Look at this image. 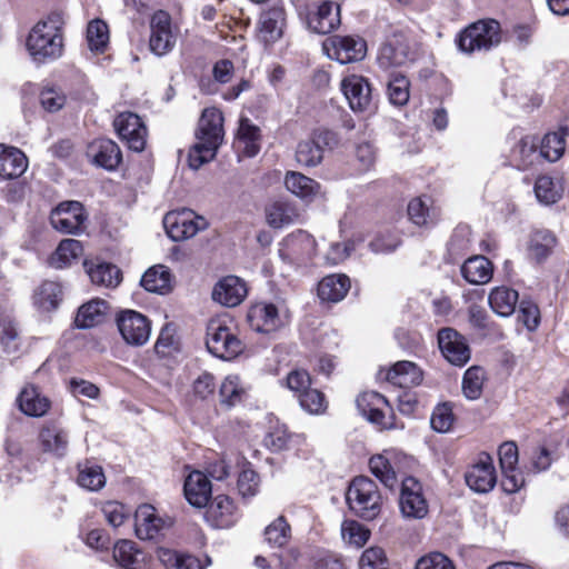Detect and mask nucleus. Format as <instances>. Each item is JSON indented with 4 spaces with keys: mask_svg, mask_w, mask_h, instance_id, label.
<instances>
[{
    "mask_svg": "<svg viewBox=\"0 0 569 569\" xmlns=\"http://www.w3.org/2000/svg\"><path fill=\"white\" fill-rule=\"evenodd\" d=\"M198 142L190 149L188 163L191 169H199L211 161L223 140V116L217 108H206L196 131Z\"/></svg>",
    "mask_w": 569,
    "mask_h": 569,
    "instance_id": "1",
    "label": "nucleus"
},
{
    "mask_svg": "<svg viewBox=\"0 0 569 569\" xmlns=\"http://www.w3.org/2000/svg\"><path fill=\"white\" fill-rule=\"evenodd\" d=\"M346 499L349 508L365 520H373L381 512V493L375 481L367 477H357L351 481Z\"/></svg>",
    "mask_w": 569,
    "mask_h": 569,
    "instance_id": "2",
    "label": "nucleus"
},
{
    "mask_svg": "<svg viewBox=\"0 0 569 569\" xmlns=\"http://www.w3.org/2000/svg\"><path fill=\"white\" fill-rule=\"evenodd\" d=\"M501 42V27L495 19H481L467 27L459 37L465 52L488 51Z\"/></svg>",
    "mask_w": 569,
    "mask_h": 569,
    "instance_id": "3",
    "label": "nucleus"
},
{
    "mask_svg": "<svg viewBox=\"0 0 569 569\" xmlns=\"http://www.w3.org/2000/svg\"><path fill=\"white\" fill-rule=\"evenodd\" d=\"M27 49L38 63L56 60L62 54V34L44 24H36L27 39Z\"/></svg>",
    "mask_w": 569,
    "mask_h": 569,
    "instance_id": "4",
    "label": "nucleus"
},
{
    "mask_svg": "<svg viewBox=\"0 0 569 569\" xmlns=\"http://www.w3.org/2000/svg\"><path fill=\"white\" fill-rule=\"evenodd\" d=\"M88 213L83 204L67 200L56 206L50 213V223L61 233L80 236L87 230Z\"/></svg>",
    "mask_w": 569,
    "mask_h": 569,
    "instance_id": "5",
    "label": "nucleus"
},
{
    "mask_svg": "<svg viewBox=\"0 0 569 569\" xmlns=\"http://www.w3.org/2000/svg\"><path fill=\"white\" fill-rule=\"evenodd\" d=\"M416 59L410 38L401 31L389 34L379 48L377 61L383 69L403 67Z\"/></svg>",
    "mask_w": 569,
    "mask_h": 569,
    "instance_id": "6",
    "label": "nucleus"
},
{
    "mask_svg": "<svg viewBox=\"0 0 569 569\" xmlns=\"http://www.w3.org/2000/svg\"><path fill=\"white\" fill-rule=\"evenodd\" d=\"M338 144L337 134L333 131L319 129L298 143L296 160L303 167H316L321 163L326 150H331Z\"/></svg>",
    "mask_w": 569,
    "mask_h": 569,
    "instance_id": "7",
    "label": "nucleus"
},
{
    "mask_svg": "<svg viewBox=\"0 0 569 569\" xmlns=\"http://www.w3.org/2000/svg\"><path fill=\"white\" fill-rule=\"evenodd\" d=\"M163 227L173 241H182L196 236L208 227L207 220L190 209L173 210L163 217Z\"/></svg>",
    "mask_w": 569,
    "mask_h": 569,
    "instance_id": "8",
    "label": "nucleus"
},
{
    "mask_svg": "<svg viewBox=\"0 0 569 569\" xmlns=\"http://www.w3.org/2000/svg\"><path fill=\"white\" fill-rule=\"evenodd\" d=\"M206 345L213 356L224 360H230L242 351V342L220 320L209 322Z\"/></svg>",
    "mask_w": 569,
    "mask_h": 569,
    "instance_id": "9",
    "label": "nucleus"
},
{
    "mask_svg": "<svg viewBox=\"0 0 569 569\" xmlns=\"http://www.w3.org/2000/svg\"><path fill=\"white\" fill-rule=\"evenodd\" d=\"M327 56L341 64L361 61L367 54V43L359 36H332L323 42Z\"/></svg>",
    "mask_w": 569,
    "mask_h": 569,
    "instance_id": "10",
    "label": "nucleus"
},
{
    "mask_svg": "<svg viewBox=\"0 0 569 569\" xmlns=\"http://www.w3.org/2000/svg\"><path fill=\"white\" fill-rule=\"evenodd\" d=\"M399 505L405 518L422 519L427 516L429 506L422 486L416 478L407 477L402 480Z\"/></svg>",
    "mask_w": 569,
    "mask_h": 569,
    "instance_id": "11",
    "label": "nucleus"
},
{
    "mask_svg": "<svg viewBox=\"0 0 569 569\" xmlns=\"http://www.w3.org/2000/svg\"><path fill=\"white\" fill-rule=\"evenodd\" d=\"M357 407L370 422L389 429L393 427L388 400L380 393L367 391L358 396Z\"/></svg>",
    "mask_w": 569,
    "mask_h": 569,
    "instance_id": "12",
    "label": "nucleus"
},
{
    "mask_svg": "<svg viewBox=\"0 0 569 569\" xmlns=\"http://www.w3.org/2000/svg\"><path fill=\"white\" fill-rule=\"evenodd\" d=\"M114 129L120 139L129 149L141 152L147 142V128L140 117L132 112H122L113 121Z\"/></svg>",
    "mask_w": 569,
    "mask_h": 569,
    "instance_id": "13",
    "label": "nucleus"
},
{
    "mask_svg": "<svg viewBox=\"0 0 569 569\" xmlns=\"http://www.w3.org/2000/svg\"><path fill=\"white\" fill-rule=\"evenodd\" d=\"M118 328L123 340L131 346H143L151 333L149 319L133 310H126L119 316Z\"/></svg>",
    "mask_w": 569,
    "mask_h": 569,
    "instance_id": "14",
    "label": "nucleus"
},
{
    "mask_svg": "<svg viewBox=\"0 0 569 569\" xmlns=\"http://www.w3.org/2000/svg\"><path fill=\"white\" fill-rule=\"evenodd\" d=\"M150 50L161 57L170 52L176 44V36L172 32L171 17L163 10L153 13L150 21Z\"/></svg>",
    "mask_w": 569,
    "mask_h": 569,
    "instance_id": "15",
    "label": "nucleus"
},
{
    "mask_svg": "<svg viewBox=\"0 0 569 569\" xmlns=\"http://www.w3.org/2000/svg\"><path fill=\"white\" fill-rule=\"evenodd\" d=\"M499 461L502 471L501 486L508 493L518 491L523 486V477L518 471V448L515 442H505L499 447Z\"/></svg>",
    "mask_w": 569,
    "mask_h": 569,
    "instance_id": "16",
    "label": "nucleus"
},
{
    "mask_svg": "<svg viewBox=\"0 0 569 569\" xmlns=\"http://www.w3.org/2000/svg\"><path fill=\"white\" fill-rule=\"evenodd\" d=\"M340 87L353 111L362 112L370 109L372 91L367 78L349 74L342 79Z\"/></svg>",
    "mask_w": 569,
    "mask_h": 569,
    "instance_id": "17",
    "label": "nucleus"
},
{
    "mask_svg": "<svg viewBox=\"0 0 569 569\" xmlns=\"http://www.w3.org/2000/svg\"><path fill=\"white\" fill-rule=\"evenodd\" d=\"M438 345L443 357L455 366H463L470 359V348L457 330L442 328L438 332Z\"/></svg>",
    "mask_w": 569,
    "mask_h": 569,
    "instance_id": "18",
    "label": "nucleus"
},
{
    "mask_svg": "<svg viewBox=\"0 0 569 569\" xmlns=\"http://www.w3.org/2000/svg\"><path fill=\"white\" fill-rule=\"evenodd\" d=\"M38 446L42 453L63 458L69 448V433L57 422H46L38 432Z\"/></svg>",
    "mask_w": 569,
    "mask_h": 569,
    "instance_id": "19",
    "label": "nucleus"
},
{
    "mask_svg": "<svg viewBox=\"0 0 569 569\" xmlns=\"http://www.w3.org/2000/svg\"><path fill=\"white\" fill-rule=\"evenodd\" d=\"M339 4L326 0L306 16L307 28L318 34H328L340 26Z\"/></svg>",
    "mask_w": 569,
    "mask_h": 569,
    "instance_id": "20",
    "label": "nucleus"
},
{
    "mask_svg": "<svg viewBox=\"0 0 569 569\" xmlns=\"http://www.w3.org/2000/svg\"><path fill=\"white\" fill-rule=\"evenodd\" d=\"M169 526H171L170 519L161 518L151 505H142L136 511L134 529L139 539H154Z\"/></svg>",
    "mask_w": 569,
    "mask_h": 569,
    "instance_id": "21",
    "label": "nucleus"
},
{
    "mask_svg": "<svg viewBox=\"0 0 569 569\" xmlns=\"http://www.w3.org/2000/svg\"><path fill=\"white\" fill-rule=\"evenodd\" d=\"M247 320L252 330L262 333H270L278 330L282 325V318L273 303L258 302L250 307Z\"/></svg>",
    "mask_w": 569,
    "mask_h": 569,
    "instance_id": "22",
    "label": "nucleus"
},
{
    "mask_svg": "<svg viewBox=\"0 0 569 569\" xmlns=\"http://www.w3.org/2000/svg\"><path fill=\"white\" fill-rule=\"evenodd\" d=\"M83 268L91 282L103 288H117L122 281L121 270L113 263L99 258L83 259Z\"/></svg>",
    "mask_w": 569,
    "mask_h": 569,
    "instance_id": "23",
    "label": "nucleus"
},
{
    "mask_svg": "<svg viewBox=\"0 0 569 569\" xmlns=\"http://www.w3.org/2000/svg\"><path fill=\"white\" fill-rule=\"evenodd\" d=\"M466 482L471 490L486 493L493 489L497 477L492 459L482 456L466 473Z\"/></svg>",
    "mask_w": 569,
    "mask_h": 569,
    "instance_id": "24",
    "label": "nucleus"
},
{
    "mask_svg": "<svg viewBox=\"0 0 569 569\" xmlns=\"http://www.w3.org/2000/svg\"><path fill=\"white\" fill-rule=\"evenodd\" d=\"M248 293L246 283L236 276H227L219 280L212 290V299L224 307L240 305Z\"/></svg>",
    "mask_w": 569,
    "mask_h": 569,
    "instance_id": "25",
    "label": "nucleus"
},
{
    "mask_svg": "<svg viewBox=\"0 0 569 569\" xmlns=\"http://www.w3.org/2000/svg\"><path fill=\"white\" fill-rule=\"evenodd\" d=\"M237 519V508L226 495L214 497L206 510V520L214 528H229Z\"/></svg>",
    "mask_w": 569,
    "mask_h": 569,
    "instance_id": "26",
    "label": "nucleus"
},
{
    "mask_svg": "<svg viewBox=\"0 0 569 569\" xmlns=\"http://www.w3.org/2000/svg\"><path fill=\"white\" fill-rule=\"evenodd\" d=\"M259 37L264 43H272L282 37L286 26L283 7L273 6L262 11L259 18Z\"/></svg>",
    "mask_w": 569,
    "mask_h": 569,
    "instance_id": "27",
    "label": "nucleus"
},
{
    "mask_svg": "<svg viewBox=\"0 0 569 569\" xmlns=\"http://www.w3.org/2000/svg\"><path fill=\"white\" fill-rule=\"evenodd\" d=\"M538 139L533 136H525L517 141L510 150V163L519 170H527L541 159L538 151Z\"/></svg>",
    "mask_w": 569,
    "mask_h": 569,
    "instance_id": "28",
    "label": "nucleus"
},
{
    "mask_svg": "<svg viewBox=\"0 0 569 569\" xmlns=\"http://www.w3.org/2000/svg\"><path fill=\"white\" fill-rule=\"evenodd\" d=\"M88 156L92 158L97 166L107 170L116 169L122 159L118 144L106 138L91 142L88 147Z\"/></svg>",
    "mask_w": 569,
    "mask_h": 569,
    "instance_id": "29",
    "label": "nucleus"
},
{
    "mask_svg": "<svg viewBox=\"0 0 569 569\" xmlns=\"http://www.w3.org/2000/svg\"><path fill=\"white\" fill-rule=\"evenodd\" d=\"M183 491L186 499L191 506L202 508L208 505L212 487L203 472L192 471L184 481Z\"/></svg>",
    "mask_w": 569,
    "mask_h": 569,
    "instance_id": "30",
    "label": "nucleus"
},
{
    "mask_svg": "<svg viewBox=\"0 0 569 569\" xmlns=\"http://www.w3.org/2000/svg\"><path fill=\"white\" fill-rule=\"evenodd\" d=\"M21 412L29 417H43L50 409V400L34 385H26L17 398Z\"/></svg>",
    "mask_w": 569,
    "mask_h": 569,
    "instance_id": "31",
    "label": "nucleus"
},
{
    "mask_svg": "<svg viewBox=\"0 0 569 569\" xmlns=\"http://www.w3.org/2000/svg\"><path fill=\"white\" fill-rule=\"evenodd\" d=\"M28 168V159L24 153L13 147L0 146V178H19Z\"/></svg>",
    "mask_w": 569,
    "mask_h": 569,
    "instance_id": "32",
    "label": "nucleus"
},
{
    "mask_svg": "<svg viewBox=\"0 0 569 569\" xmlns=\"http://www.w3.org/2000/svg\"><path fill=\"white\" fill-rule=\"evenodd\" d=\"M422 379V370L411 361H399L387 373V380L400 388L418 386Z\"/></svg>",
    "mask_w": 569,
    "mask_h": 569,
    "instance_id": "33",
    "label": "nucleus"
},
{
    "mask_svg": "<svg viewBox=\"0 0 569 569\" xmlns=\"http://www.w3.org/2000/svg\"><path fill=\"white\" fill-rule=\"evenodd\" d=\"M462 277L472 284H483L491 280L493 266L485 256L478 254L468 258L461 266Z\"/></svg>",
    "mask_w": 569,
    "mask_h": 569,
    "instance_id": "34",
    "label": "nucleus"
},
{
    "mask_svg": "<svg viewBox=\"0 0 569 569\" xmlns=\"http://www.w3.org/2000/svg\"><path fill=\"white\" fill-rule=\"evenodd\" d=\"M350 279L346 274H330L318 284V297L322 301L339 302L350 290Z\"/></svg>",
    "mask_w": 569,
    "mask_h": 569,
    "instance_id": "35",
    "label": "nucleus"
},
{
    "mask_svg": "<svg viewBox=\"0 0 569 569\" xmlns=\"http://www.w3.org/2000/svg\"><path fill=\"white\" fill-rule=\"evenodd\" d=\"M113 559L122 569H144L143 553L130 540H121L113 548Z\"/></svg>",
    "mask_w": 569,
    "mask_h": 569,
    "instance_id": "36",
    "label": "nucleus"
},
{
    "mask_svg": "<svg viewBox=\"0 0 569 569\" xmlns=\"http://www.w3.org/2000/svg\"><path fill=\"white\" fill-rule=\"evenodd\" d=\"M518 299V292L508 287L493 288L488 297L492 311L501 317H508L513 313Z\"/></svg>",
    "mask_w": 569,
    "mask_h": 569,
    "instance_id": "37",
    "label": "nucleus"
},
{
    "mask_svg": "<svg viewBox=\"0 0 569 569\" xmlns=\"http://www.w3.org/2000/svg\"><path fill=\"white\" fill-rule=\"evenodd\" d=\"M62 299V290L59 283L44 281L36 290L33 301L41 311L49 312L58 308Z\"/></svg>",
    "mask_w": 569,
    "mask_h": 569,
    "instance_id": "38",
    "label": "nucleus"
},
{
    "mask_svg": "<svg viewBox=\"0 0 569 569\" xmlns=\"http://www.w3.org/2000/svg\"><path fill=\"white\" fill-rule=\"evenodd\" d=\"M284 184L288 191L301 199H311L319 190L316 180L296 171L287 172Z\"/></svg>",
    "mask_w": 569,
    "mask_h": 569,
    "instance_id": "39",
    "label": "nucleus"
},
{
    "mask_svg": "<svg viewBox=\"0 0 569 569\" xmlns=\"http://www.w3.org/2000/svg\"><path fill=\"white\" fill-rule=\"evenodd\" d=\"M140 283L149 292L163 295L170 290V272L164 266H153L143 273Z\"/></svg>",
    "mask_w": 569,
    "mask_h": 569,
    "instance_id": "40",
    "label": "nucleus"
},
{
    "mask_svg": "<svg viewBox=\"0 0 569 569\" xmlns=\"http://www.w3.org/2000/svg\"><path fill=\"white\" fill-rule=\"evenodd\" d=\"M107 303L101 299H93L82 305L77 313L76 323L79 328H91L103 320Z\"/></svg>",
    "mask_w": 569,
    "mask_h": 569,
    "instance_id": "41",
    "label": "nucleus"
},
{
    "mask_svg": "<svg viewBox=\"0 0 569 569\" xmlns=\"http://www.w3.org/2000/svg\"><path fill=\"white\" fill-rule=\"evenodd\" d=\"M0 346L7 355L17 352L20 347V335L17 325L8 315L0 316Z\"/></svg>",
    "mask_w": 569,
    "mask_h": 569,
    "instance_id": "42",
    "label": "nucleus"
},
{
    "mask_svg": "<svg viewBox=\"0 0 569 569\" xmlns=\"http://www.w3.org/2000/svg\"><path fill=\"white\" fill-rule=\"evenodd\" d=\"M158 558L166 569H201L197 558L189 555H181L177 551L160 548Z\"/></svg>",
    "mask_w": 569,
    "mask_h": 569,
    "instance_id": "43",
    "label": "nucleus"
},
{
    "mask_svg": "<svg viewBox=\"0 0 569 569\" xmlns=\"http://www.w3.org/2000/svg\"><path fill=\"white\" fill-rule=\"evenodd\" d=\"M267 221L273 228L291 224L298 217L296 210L288 203L274 202L267 208Z\"/></svg>",
    "mask_w": 569,
    "mask_h": 569,
    "instance_id": "44",
    "label": "nucleus"
},
{
    "mask_svg": "<svg viewBox=\"0 0 569 569\" xmlns=\"http://www.w3.org/2000/svg\"><path fill=\"white\" fill-rule=\"evenodd\" d=\"M220 401L227 407H233L241 402L244 396V389L240 382V378L230 375L224 378L219 390Z\"/></svg>",
    "mask_w": 569,
    "mask_h": 569,
    "instance_id": "45",
    "label": "nucleus"
},
{
    "mask_svg": "<svg viewBox=\"0 0 569 569\" xmlns=\"http://www.w3.org/2000/svg\"><path fill=\"white\" fill-rule=\"evenodd\" d=\"M485 370L481 367H470L463 375L462 392L470 400L479 399L485 382Z\"/></svg>",
    "mask_w": 569,
    "mask_h": 569,
    "instance_id": "46",
    "label": "nucleus"
},
{
    "mask_svg": "<svg viewBox=\"0 0 569 569\" xmlns=\"http://www.w3.org/2000/svg\"><path fill=\"white\" fill-rule=\"evenodd\" d=\"M87 41L91 51L103 52L109 42V29L104 21L94 19L87 28Z\"/></svg>",
    "mask_w": 569,
    "mask_h": 569,
    "instance_id": "47",
    "label": "nucleus"
},
{
    "mask_svg": "<svg viewBox=\"0 0 569 569\" xmlns=\"http://www.w3.org/2000/svg\"><path fill=\"white\" fill-rule=\"evenodd\" d=\"M561 187L548 176L538 177L535 183V193L543 204L556 203L561 198Z\"/></svg>",
    "mask_w": 569,
    "mask_h": 569,
    "instance_id": "48",
    "label": "nucleus"
},
{
    "mask_svg": "<svg viewBox=\"0 0 569 569\" xmlns=\"http://www.w3.org/2000/svg\"><path fill=\"white\" fill-rule=\"evenodd\" d=\"M77 480L80 487L90 491H98L106 485V476L100 466H80Z\"/></svg>",
    "mask_w": 569,
    "mask_h": 569,
    "instance_id": "49",
    "label": "nucleus"
},
{
    "mask_svg": "<svg viewBox=\"0 0 569 569\" xmlns=\"http://www.w3.org/2000/svg\"><path fill=\"white\" fill-rule=\"evenodd\" d=\"M369 468L372 475L378 478L386 487L393 488L397 483L396 471L390 461L382 455L372 457L369 460Z\"/></svg>",
    "mask_w": 569,
    "mask_h": 569,
    "instance_id": "50",
    "label": "nucleus"
},
{
    "mask_svg": "<svg viewBox=\"0 0 569 569\" xmlns=\"http://www.w3.org/2000/svg\"><path fill=\"white\" fill-rule=\"evenodd\" d=\"M409 87V80L405 76L392 77L387 86L389 101L395 106H405L410 97Z\"/></svg>",
    "mask_w": 569,
    "mask_h": 569,
    "instance_id": "51",
    "label": "nucleus"
},
{
    "mask_svg": "<svg viewBox=\"0 0 569 569\" xmlns=\"http://www.w3.org/2000/svg\"><path fill=\"white\" fill-rule=\"evenodd\" d=\"M566 149V142L561 140L559 133L549 132L540 142V156L541 158L555 162L559 160Z\"/></svg>",
    "mask_w": 569,
    "mask_h": 569,
    "instance_id": "52",
    "label": "nucleus"
},
{
    "mask_svg": "<svg viewBox=\"0 0 569 569\" xmlns=\"http://www.w3.org/2000/svg\"><path fill=\"white\" fill-rule=\"evenodd\" d=\"M267 542L272 547L284 546L290 538V526L286 519L280 516L264 530Z\"/></svg>",
    "mask_w": 569,
    "mask_h": 569,
    "instance_id": "53",
    "label": "nucleus"
},
{
    "mask_svg": "<svg viewBox=\"0 0 569 569\" xmlns=\"http://www.w3.org/2000/svg\"><path fill=\"white\" fill-rule=\"evenodd\" d=\"M301 408L311 415L325 413L328 407L325 395L318 389L309 388L298 397Z\"/></svg>",
    "mask_w": 569,
    "mask_h": 569,
    "instance_id": "54",
    "label": "nucleus"
},
{
    "mask_svg": "<svg viewBox=\"0 0 569 569\" xmlns=\"http://www.w3.org/2000/svg\"><path fill=\"white\" fill-rule=\"evenodd\" d=\"M455 422V415L452 412V406L448 402L438 405L431 415L430 425L431 428L437 432H448L452 428Z\"/></svg>",
    "mask_w": 569,
    "mask_h": 569,
    "instance_id": "55",
    "label": "nucleus"
},
{
    "mask_svg": "<svg viewBox=\"0 0 569 569\" xmlns=\"http://www.w3.org/2000/svg\"><path fill=\"white\" fill-rule=\"evenodd\" d=\"M409 219L417 226H426L432 221L429 198H415L408 204Z\"/></svg>",
    "mask_w": 569,
    "mask_h": 569,
    "instance_id": "56",
    "label": "nucleus"
},
{
    "mask_svg": "<svg viewBox=\"0 0 569 569\" xmlns=\"http://www.w3.org/2000/svg\"><path fill=\"white\" fill-rule=\"evenodd\" d=\"M341 535L346 542L362 547L370 537V531L355 520H346L341 525Z\"/></svg>",
    "mask_w": 569,
    "mask_h": 569,
    "instance_id": "57",
    "label": "nucleus"
},
{
    "mask_svg": "<svg viewBox=\"0 0 569 569\" xmlns=\"http://www.w3.org/2000/svg\"><path fill=\"white\" fill-rule=\"evenodd\" d=\"M388 566L387 555L380 547L366 549L359 559V569H388Z\"/></svg>",
    "mask_w": 569,
    "mask_h": 569,
    "instance_id": "58",
    "label": "nucleus"
},
{
    "mask_svg": "<svg viewBox=\"0 0 569 569\" xmlns=\"http://www.w3.org/2000/svg\"><path fill=\"white\" fill-rule=\"evenodd\" d=\"M302 437L291 435L286 426L274 427L267 436V445L273 450H283L290 447L292 442L299 443Z\"/></svg>",
    "mask_w": 569,
    "mask_h": 569,
    "instance_id": "59",
    "label": "nucleus"
},
{
    "mask_svg": "<svg viewBox=\"0 0 569 569\" xmlns=\"http://www.w3.org/2000/svg\"><path fill=\"white\" fill-rule=\"evenodd\" d=\"M286 386L297 398L311 387V377L302 369L291 370L286 377Z\"/></svg>",
    "mask_w": 569,
    "mask_h": 569,
    "instance_id": "60",
    "label": "nucleus"
},
{
    "mask_svg": "<svg viewBox=\"0 0 569 569\" xmlns=\"http://www.w3.org/2000/svg\"><path fill=\"white\" fill-rule=\"evenodd\" d=\"M415 569H456V566L446 555L430 552L417 561Z\"/></svg>",
    "mask_w": 569,
    "mask_h": 569,
    "instance_id": "61",
    "label": "nucleus"
},
{
    "mask_svg": "<svg viewBox=\"0 0 569 569\" xmlns=\"http://www.w3.org/2000/svg\"><path fill=\"white\" fill-rule=\"evenodd\" d=\"M40 103L44 110L56 112L64 106L66 97L53 87L43 88L40 92Z\"/></svg>",
    "mask_w": 569,
    "mask_h": 569,
    "instance_id": "62",
    "label": "nucleus"
},
{
    "mask_svg": "<svg viewBox=\"0 0 569 569\" xmlns=\"http://www.w3.org/2000/svg\"><path fill=\"white\" fill-rule=\"evenodd\" d=\"M101 510L108 523L114 528L121 526L129 516L126 507L118 501L106 502Z\"/></svg>",
    "mask_w": 569,
    "mask_h": 569,
    "instance_id": "63",
    "label": "nucleus"
},
{
    "mask_svg": "<svg viewBox=\"0 0 569 569\" xmlns=\"http://www.w3.org/2000/svg\"><path fill=\"white\" fill-rule=\"evenodd\" d=\"M259 487V477L256 471L244 469L238 478V489L243 498L252 497L257 493Z\"/></svg>",
    "mask_w": 569,
    "mask_h": 569,
    "instance_id": "64",
    "label": "nucleus"
}]
</instances>
